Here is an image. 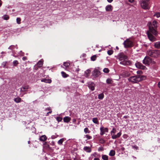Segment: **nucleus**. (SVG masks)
Segmentation results:
<instances>
[{"instance_id":"obj_55","label":"nucleus","mask_w":160,"mask_h":160,"mask_svg":"<svg viewBox=\"0 0 160 160\" xmlns=\"http://www.w3.org/2000/svg\"><path fill=\"white\" fill-rule=\"evenodd\" d=\"M3 63H4V66H3V67L4 68H5V65H6V62H3Z\"/></svg>"},{"instance_id":"obj_44","label":"nucleus","mask_w":160,"mask_h":160,"mask_svg":"<svg viewBox=\"0 0 160 160\" xmlns=\"http://www.w3.org/2000/svg\"><path fill=\"white\" fill-rule=\"evenodd\" d=\"M112 80L109 78L108 79L106 80L107 83L108 84H110L111 83Z\"/></svg>"},{"instance_id":"obj_51","label":"nucleus","mask_w":160,"mask_h":160,"mask_svg":"<svg viewBox=\"0 0 160 160\" xmlns=\"http://www.w3.org/2000/svg\"><path fill=\"white\" fill-rule=\"evenodd\" d=\"M108 2L109 3H111L113 0H107Z\"/></svg>"},{"instance_id":"obj_57","label":"nucleus","mask_w":160,"mask_h":160,"mask_svg":"<svg viewBox=\"0 0 160 160\" xmlns=\"http://www.w3.org/2000/svg\"><path fill=\"white\" fill-rule=\"evenodd\" d=\"M102 148H99L98 149V151L102 150Z\"/></svg>"},{"instance_id":"obj_4","label":"nucleus","mask_w":160,"mask_h":160,"mask_svg":"<svg viewBox=\"0 0 160 160\" xmlns=\"http://www.w3.org/2000/svg\"><path fill=\"white\" fill-rule=\"evenodd\" d=\"M123 44L125 48H127L132 47L133 46L132 41L129 39H127L123 42Z\"/></svg>"},{"instance_id":"obj_20","label":"nucleus","mask_w":160,"mask_h":160,"mask_svg":"<svg viewBox=\"0 0 160 160\" xmlns=\"http://www.w3.org/2000/svg\"><path fill=\"white\" fill-rule=\"evenodd\" d=\"M41 82H44L45 83H51L52 81L51 79H43L41 80Z\"/></svg>"},{"instance_id":"obj_27","label":"nucleus","mask_w":160,"mask_h":160,"mask_svg":"<svg viewBox=\"0 0 160 160\" xmlns=\"http://www.w3.org/2000/svg\"><path fill=\"white\" fill-rule=\"evenodd\" d=\"M104 97V95L103 93L100 94L98 95V98L100 100L102 99Z\"/></svg>"},{"instance_id":"obj_14","label":"nucleus","mask_w":160,"mask_h":160,"mask_svg":"<svg viewBox=\"0 0 160 160\" xmlns=\"http://www.w3.org/2000/svg\"><path fill=\"white\" fill-rule=\"evenodd\" d=\"M71 120V118L68 116L64 118L63 121L66 123H68Z\"/></svg>"},{"instance_id":"obj_2","label":"nucleus","mask_w":160,"mask_h":160,"mask_svg":"<svg viewBox=\"0 0 160 160\" xmlns=\"http://www.w3.org/2000/svg\"><path fill=\"white\" fill-rule=\"evenodd\" d=\"M115 57L120 62L121 65L126 66L131 65V61L128 60V56L122 52L119 53Z\"/></svg>"},{"instance_id":"obj_35","label":"nucleus","mask_w":160,"mask_h":160,"mask_svg":"<svg viewBox=\"0 0 160 160\" xmlns=\"http://www.w3.org/2000/svg\"><path fill=\"white\" fill-rule=\"evenodd\" d=\"M103 72L106 73H108L109 72V69L107 68H105L103 69Z\"/></svg>"},{"instance_id":"obj_61","label":"nucleus","mask_w":160,"mask_h":160,"mask_svg":"<svg viewBox=\"0 0 160 160\" xmlns=\"http://www.w3.org/2000/svg\"><path fill=\"white\" fill-rule=\"evenodd\" d=\"M137 73H140V71H138L137 72Z\"/></svg>"},{"instance_id":"obj_10","label":"nucleus","mask_w":160,"mask_h":160,"mask_svg":"<svg viewBox=\"0 0 160 160\" xmlns=\"http://www.w3.org/2000/svg\"><path fill=\"white\" fill-rule=\"evenodd\" d=\"M100 72L97 69H95L92 72L93 75L97 77L100 74Z\"/></svg>"},{"instance_id":"obj_33","label":"nucleus","mask_w":160,"mask_h":160,"mask_svg":"<svg viewBox=\"0 0 160 160\" xmlns=\"http://www.w3.org/2000/svg\"><path fill=\"white\" fill-rule=\"evenodd\" d=\"M92 122L95 124H98V121L97 118H94L92 119Z\"/></svg>"},{"instance_id":"obj_39","label":"nucleus","mask_w":160,"mask_h":160,"mask_svg":"<svg viewBox=\"0 0 160 160\" xmlns=\"http://www.w3.org/2000/svg\"><path fill=\"white\" fill-rule=\"evenodd\" d=\"M113 51L112 50H109L107 51L108 54L109 55H111L113 53Z\"/></svg>"},{"instance_id":"obj_11","label":"nucleus","mask_w":160,"mask_h":160,"mask_svg":"<svg viewBox=\"0 0 160 160\" xmlns=\"http://www.w3.org/2000/svg\"><path fill=\"white\" fill-rule=\"evenodd\" d=\"M122 133L121 132H119L117 135H113L112 136V138L113 139H115L116 138H119L121 135Z\"/></svg>"},{"instance_id":"obj_30","label":"nucleus","mask_w":160,"mask_h":160,"mask_svg":"<svg viewBox=\"0 0 160 160\" xmlns=\"http://www.w3.org/2000/svg\"><path fill=\"white\" fill-rule=\"evenodd\" d=\"M63 65L64 66L66 67V68H67L70 65V63L68 62H65L63 63Z\"/></svg>"},{"instance_id":"obj_31","label":"nucleus","mask_w":160,"mask_h":160,"mask_svg":"<svg viewBox=\"0 0 160 160\" xmlns=\"http://www.w3.org/2000/svg\"><path fill=\"white\" fill-rule=\"evenodd\" d=\"M102 158L103 160H108V157L106 155H102Z\"/></svg>"},{"instance_id":"obj_25","label":"nucleus","mask_w":160,"mask_h":160,"mask_svg":"<svg viewBox=\"0 0 160 160\" xmlns=\"http://www.w3.org/2000/svg\"><path fill=\"white\" fill-rule=\"evenodd\" d=\"M115 151L113 150H112L110 151L109 154V156H114L115 155Z\"/></svg>"},{"instance_id":"obj_64","label":"nucleus","mask_w":160,"mask_h":160,"mask_svg":"<svg viewBox=\"0 0 160 160\" xmlns=\"http://www.w3.org/2000/svg\"><path fill=\"white\" fill-rule=\"evenodd\" d=\"M37 69H38V68H36V70H37Z\"/></svg>"},{"instance_id":"obj_29","label":"nucleus","mask_w":160,"mask_h":160,"mask_svg":"<svg viewBox=\"0 0 160 160\" xmlns=\"http://www.w3.org/2000/svg\"><path fill=\"white\" fill-rule=\"evenodd\" d=\"M64 141V138H61L58 141V143L59 145H62Z\"/></svg>"},{"instance_id":"obj_17","label":"nucleus","mask_w":160,"mask_h":160,"mask_svg":"<svg viewBox=\"0 0 160 160\" xmlns=\"http://www.w3.org/2000/svg\"><path fill=\"white\" fill-rule=\"evenodd\" d=\"M43 61L42 59L39 60L37 63V66L38 67L40 68L42 67L43 64Z\"/></svg>"},{"instance_id":"obj_48","label":"nucleus","mask_w":160,"mask_h":160,"mask_svg":"<svg viewBox=\"0 0 160 160\" xmlns=\"http://www.w3.org/2000/svg\"><path fill=\"white\" fill-rule=\"evenodd\" d=\"M22 59L23 61H25V60H27V57H23L22 58Z\"/></svg>"},{"instance_id":"obj_60","label":"nucleus","mask_w":160,"mask_h":160,"mask_svg":"<svg viewBox=\"0 0 160 160\" xmlns=\"http://www.w3.org/2000/svg\"><path fill=\"white\" fill-rule=\"evenodd\" d=\"M72 121H73V122H75L76 120V119H73L72 120Z\"/></svg>"},{"instance_id":"obj_34","label":"nucleus","mask_w":160,"mask_h":160,"mask_svg":"<svg viewBox=\"0 0 160 160\" xmlns=\"http://www.w3.org/2000/svg\"><path fill=\"white\" fill-rule=\"evenodd\" d=\"M2 18L5 20H8L9 19V16L7 15H4L3 17H2Z\"/></svg>"},{"instance_id":"obj_43","label":"nucleus","mask_w":160,"mask_h":160,"mask_svg":"<svg viewBox=\"0 0 160 160\" xmlns=\"http://www.w3.org/2000/svg\"><path fill=\"white\" fill-rule=\"evenodd\" d=\"M85 137L88 139H90L92 138V137L91 136H89L88 134H87L85 136Z\"/></svg>"},{"instance_id":"obj_19","label":"nucleus","mask_w":160,"mask_h":160,"mask_svg":"<svg viewBox=\"0 0 160 160\" xmlns=\"http://www.w3.org/2000/svg\"><path fill=\"white\" fill-rule=\"evenodd\" d=\"M138 78H139V79H140L139 82L141 81L145 80L146 79V77L143 75H138Z\"/></svg>"},{"instance_id":"obj_49","label":"nucleus","mask_w":160,"mask_h":160,"mask_svg":"<svg viewBox=\"0 0 160 160\" xmlns=\"http://www.w3.org/2000/svg\"><path fill=\"white\" fill-rule=\"evenodd\" d=\"M133 148H135L136 149H138V147L137 146H133Z\"/></svg>"},{"instance_id":"obj_50","label":"nucleus","mask_w":160,"mask_h":160,"mask_svg":"<svg viewBox=\"0 0 160 160\" xmlns=\"http://www.w3.org/2000/svg\"><path fill=\"white\" fill-rule=\"evenodd\" d=\"M52 112V110H50V111H49L47 113V114L46 115V116H48L49 113H51Z\"/></svg>"},{"instance_id":"obj_37","label":"nucleus","mask_w":160,"mask_h":160,"mask_svg":"<svg viewBox=\"0 0 160 160\" xmlns=\"http://www.w3.org/2000/svg\"><path fill=\"white\" fill-rule=\"evenodd\" d=\"M116 130L115 128H113L111 132V134L112 135H114V134L116 133Z\"/></svg>"},{"instance_id":"obj_47","label":"nucleus","mask_w":160,"mask_h":160,"mask_svg":"<svg viewBox=\"0 0 160 160\" xmlns=\"http://www.w3.org/2000/svg\"><path fill=\"white\" fill-rule=\"evenodd\" d=\"M50 110H51V108L50 107L48 108L45 109V110H48L49 111H50Z\"/></svg>"},{"instance_id":"obj_6","label":"nucleus","mask_w":160,"mask_h":160,"mask_svg":"<svg viewBox=\"0 0 160 160\" xmlns=\"http://www.w3.org/2000/svg\"><path fill=\"white\" fill-rule=\"evenodd\" d=\"M140 4L141 7L144 9H147L149 8L148 1L141 0Z\"/></svg>"},{"instance_id":"obj_26","label":"nucleus","mask_w":160,"mask_h":160,"mask_svg":"<svg viewBox=\"0 0 160 160\" xmlns=\"http://www.w3.org/2000/svg\"><path fill=\"white\" fill-rule=\"evenodd\" d=\"M155 47L157 48H160V42H158L154 44Z\"/></svg>"},{"instance_id":"obj_23","label":"nucleus","mask_w":160,"mask_h":160,"mask_svg":"<svg viewBox=\"0 0 160 160\" xmlns=\"http://www.w3.org/2000/svg\"><path fill=\"white\" fill-rule=\"evenodd\" d=\"M129 73L128 72H124L121 74V75H122L123 77H128L129 76Z\"/></svg>"},{"instance_id":"obj_15","label":"nucleus","mask_w":160,"mask_h":160,"mask_svg":"<svg viewBox=\"0 0 160 160\" xmlns=\"http://www.w3.org/2000/svg\"><path fill=\"white\" fill-rule=\"evenodd\" d=\"M29 88V87L28 85H26L23 86L21 88V91L22 92L25 91L27 90V89Z\"/></svg>"},{"instance_id":"obj_42","label":"nucleus","mask_w":160,"mask_h":160,"mask_svg":"<svg viewBox=\"0 0 160 160\" xmlns=\"http://www.w3.org/2000/svg\"><path fill=\"white\" fill-rule=\"evenodd\" d=\"M16 21H17V23L18 24H20V23L21 19L20 18H17Z\"/></svg>"},{"instance_id":"obj_16","label":"nucleus","mask_w":160,"mask_h":160,"mask_svg":"<svg viewBox=\"0 0 160 160\" xmlns=\"http://www.w3.org/2000/svg\"><path fill=\"white\" fill-rule=\"evenodd\" d=\"M154 50H148L147 51L148 54L150 56L153 57L154 54H153L154 52Z\"/></svg>"},{"instance_id":"obj_54","label":"nucleus","mask_w":160,"mask_h":160,"mask_svg":"<svg viewBox=\"0 0 160 160\" xmlns=\"http://www.w3.org/2000/svg\"><path fill=\"white\" fill-rule=\"evenodd\" d=\"M121 149L122 151H124L125 150V148L124 147H122Z\"/></svg>"},{"instance_id":"obj_58","label":"nucleus","mask_w":160,"mask_h":160,"mask_svg":"<svg viewBox=\"0 0 160 160\" xmlns=\"http://www.w3.org/2000/svg\"><path fill=\"white\" fill-rule=\"evenodd\" d=\"M158 86L160 88V81L158 83Z\"/></svg>"},{"instance_id":"obj_5","label":"nucleus","mask_w":160,"mask_h":160,"mask_svg":"<svg viewBox=\"0 0 160 160\" xmlns=\"http://www.w3.org/2000/svg\"><path fill=\"white\" fill-rule=\"evenodd\" d=\"M139 78L138 75L131 77L128 78V80L133 83H137L139 82Z\"/></svg>"},{"instance_id":"obj_22","label":"nucleus","mask_w":160,"mask_h":160,"mask_svg":"<svg viewBox=\"0 0 160 160\" xmlns=\"http://www.w3.org/2000/svg\"><path fill=\"white\" fill-rule=\"evenodd\" d=\"M91 72L89 69H88L85 72L84 76L86 77H88L89 76V74Z\"/></svg>"},{"instance_id":"obj_18","label":"nucleus","mask_w":160,"mask_h":160,"mask_svg":"<svg viewBox=\"0 0 160 160\" xmlns=\"http://www.w3.org/2000/svg\"><path fill=\"white\" fill-rule=\"evenodd\" d=\"M47 139V137L45 135H43L41 136L39 138V140L41 141H44Z\"/></svg>"},{"instance_id":"obj_9","label":"nucleus","mask_w":160,"mask_h":160,"mask_svg":"<svg viewBox=\"0 0 160 160\" xmlns=\"http://www.w3.org/2000/svg\"><path fill=\"white\" fill-rule=\"evenodd\" d=\"M112 6L111 5H107L105 7V10L107 12H111L113 9Z\"/></svg>"},{"instance_id":"obj_45","label":"nucleus","mask_w":160,"mask_h":160,"mask_svg":"<svg viewBox=\"0 0 160 160\" xmlns=\"http://www.w3.org/2000/svg\"><path fill=\"white\" fill-rule=\"evenodd\" d=\"M56 120L58 122H59L62 120V118L61 117H57L56 118Z\"/></svg>"},{"instance_id":"obj_8","label":"nucleus","mask_w":160,"mask_h":160,"mask_svg":"<svg viewBox=\"0 0 160 160\" xmlns=\"http://www.w3.org/2000/svg\"><path fill=\"white\" fill-rule=\"evenodd\" d=\"M135 66L137 68L139 69H144L145 68V67L143 66L141 63L139 62H137L135 63Z\"/></svg>"},{"instance_id":"obj_62","label":"nucleus","mask_w":160,"mask_h":160,"mask_svg":"<svg viewBox=\"0 0 160 160\" xmlns=\"http://www.w3.org/2000/svg\"><path fill=\"white\" fill-rule=\"evenodd\" d=\"M141 0V1H148V2L149 0Z\"/></svg>"},{"instance_id":"obj_13","label":"nucleus","mask_w":160,"mask_h":160,"mask_svg":"<svg viewBox=\"0 0 160 160\" xmlns=\"http://www.w3.org/2000/svg\"><path fill=\"white\" fill-rule=\"evenodd\" d=\"M83 150L87 152H90L92 150L90 147L87 146L84 147L83 148Z\"/></svg>"},{"instance_id":"obj_28","label":"nucleus","mask_w":160,"mask_h":160,"mask_svg":"<svg viewBox=\"0 0 160 160\" xmlns=\"http://www.w3.org/2000/svg\"><path fill=\"white\" fill-rule=\"evenodd\" d=\"M61 74L63 77L66 78L68 77L69 75L64 72H62Z\"/></svg>"},{"instance_id":"obj_40","label":"nucleus","mask_w":160,"mask_h":160,"mask_svg":"<svg viewBox=\"0 0 160 160\" xmlns=\"http://www.w3.org/2000/svg\"><path fill=\"white\" fill-rule=\"evenodd\" d=\"M13 66H16L18 64V62L17 60H14L13 61Z\"/></svg>"},{"instance_id":"obj_24","label":"nucleus","mask_w":160,"mask_h":160,"mask_svg":"<svg viewBox=\"0 0 160 160\" xmlns=\"http://www.w3.org/2000/svg\"><path fill=\"white\" fill-rule=\"evenodd\" d=\"M88 87L92 91H93L94 90V87L93 83L88 84Z\"/></svg>"},{"instance_id":"obj_36","label":"nucleus","mask_w":160,"mask_h":160,"mask_svg":"<svg viewBox=\"0 0 160 160\" xmlns=\"http://www.w3.org/2000/svg\"><path fill=\"white\" fill-rule=\"evenodd\" d=\"M97 58V56L96 55H94L91 58V60L92 61H94L96 60Z\"/></svg>"},{"instance_id":"obj_3","label":"nucleus","mask_w":160,"mask_h":160,"mask_svg":"<svg viewBox=\"0 0 160 160\" xmlns=\"http://www.w3.org/2000/svg\"><path fill=\"white\" fill-rule=\"evenodd\" d=\"M143 63L146 65H149L155 63L152 59L149 57H145L143 60Z\"/></svg>"},{"instance_id":"obj_32","label":"nucleus","mask_w":160,"mask_h":160,"mask_svg":"<svg viewBox=\"0 0 160 160\" xmlns=\"http://www.w3.org/2000/svg\"><path fill=\"white\" fill-rule=\"evenodd\" d=\"M154 17H156L157 18H158L160 17V13L158 12H156L153 15Z\"/></svg>"},{"instance_id":"obj_56","label":"nucleus","mask_w":160,"mask_h":160,"mask_svg":"<svg viewBox=\"0 0 160 160\" xmlns=\"http://www.w3.org/2000/svg\"><path fill=\"white\" fill-rule=\"evenodd\" d=\"M2 5V1L1 0H0V7Z\"/></svg>"},{"instance_id":"obj_7","label":"nucleus","mask_w":160,"mask_h":160,"mask_svg":"<svg viewBox=\"0 0 160 160\" xmlns=\"http://www.w3.org/2000/svg\"><path fill=\"white\" fill-rule=\"evenodd\" d=\"M100 134L102 135L105 134V132H108V128H104L103 126H102L100 128Z\"/></svg>"},{"instance_id":"obj_12","label":"nucleus","mask_w":160,"mask_h":160,"mask_svg":"<svg viewBox=\"0 0 160 160\" xmlns=\"http://www.w3.org/2000/svg\"><path fill=\"white\" fill-rule=\"evenodd\" d=\"M153 57L157 58L160 55V51L158 50H154Z\"/></svg>"},{"instance_id":"obj_46","label":"nucleus","mask_w":160,"mask_h":160,"mask_svg":"<svg viewBox=\"0 0 160 160\" xmlns=\"http://www.w3.org/2000/svg\"><path fill=\"white\" fill-rule=\"evenodd\" d=\"M99 142L101 143H105V141L103 139H101L99 140Z\"/></svg>"},{"instance_id":"obj_53","label":"nucleus","mask_w":160,"mask_h":160,"mask_svg":"<svg viewBox=\"0 0 160 160\" xmlns=\"http://www.w3.org/2000/svg\"><path fill=\"white\" fill-rule=\"evenodd\" d=\"M134 0H128V1L130 2H133Z\"/></svg>"},{"instance_id":"obj_38","label":"nucleus","mask_w":160,"mask_h":160,"mask_svg":"<svg viewBox=\"0 0 160 160\" xmlns=\"http://www.w3.org/2000/svg\"><path fill=\"white\" fill-rule=\"evenodd\" d=\"M15 48H17V46H15L14 45H11L8 48V49H9L10 50H13V49Z\"/></svg>"},{"instance_id":"obj_59","label":"nucleus","mask_w":160,"mask_h":160,"mask_svg":"<svg viewBox=\"0 0 160 160\" xmlns=\"http://www.w3.org/2000/svg\"><path fill=\"white\" fill-rule=\"evenodd\" d=\"M128 116H124V118H127Z\"/></svg>"},{"instance_id":"obj_41","label":"nucleus","mask_w":160,"mask_h":160,"mask_svg":"<svg viewBox=\"0 0 160 160\" xmlns=\"http://www.w3.org/2000/svg\"><path fill=\"white\" fill-rule=\"evenodd\" d=\"M84 132L85 133H89L90 132V131H89L88 128H84Z\"/></svg>"},{"instance_id":"obj_52","label":"nucleus","mask_w":160,"mask_h":160,"mask_svg":"<svg viewBox=\"0 0 160 160\" xmlns=\"http://www.w3.org/2000/svg\"><path fill=\"white\" fill-rule=\"evenodd\" d=\"M93 160H100L99 158H95Z\"/></svg>"},{"instance_id":"obj_63","label":"nucleus","mask_w":160,"mask_h":160,"mask_svg":"<svg viewBox=\"0 0 160 160\" xmlns=\"http://www.w3.org/2000/svg\"><path fill=\"white\" fill-rule=\"evenodd\" d=\"M116 48L118 49V47H116Z\"/></svg>"},{"instance_id":"obj_21","label":"nucleus","mask_w":160,"mask_h":160,"mask_svg":"<svg viewBox=\"0 0 160 160\" xmlns=\"http://www.w3.org/2000/svg\"><path fill=\"white\" fill-rule=\"evenodd\" d=\"M14 101L17 103L20 102L21 101V99L19 97H17L14 98Z\"/></svg>"},{"instance_id":"obj_1","label":"nucleus","mask_w":160,"mask_h":160,"mask_svg":"<svg viewBox=\"0 0 160 160\" xmlns=\"http://www.w3.org/2000/svg\"><path fill=\"white\" fill-rule=\"evenodd\" d=\"M148 24L149 30L147 32V34L149 40L153 42L156 40L155 36H156L158 34V32L156 30L157 22L155 20H153L152 23L151 22H149Z\"/></svg>"}]
</instances>
